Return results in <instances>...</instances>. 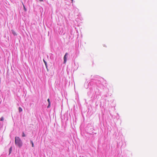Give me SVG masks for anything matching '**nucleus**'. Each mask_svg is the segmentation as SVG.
Masks as SVG:
<instances>
[{
    "mask_svg": "<svg viewBox=\"0 0 157 157\" xmlns=\"http://www.w3.org/2000/svg\"><path fill=\"white\" fill-rule=\"evenodd\" d=\"M15 143L16 145L19 147H21L22 145V142L20 138L18 136L15 137Z\"/></svg>",
    "mask_w": 157,
    "mask_h": 157,
    "instance_id": "obj_1",
    "label": "nucleus"
},
{
    "mask_svg": "<svg viewBox=\"0 0 157 157\" xmlns=\"http://www.w3.org/2000/svg\"><path fill=\"white\" fill-rule=\"evenodd\" d=\"M67 55H68L67 53H66L64 56V57H63V59H64L63 63H66L67 62Z\"/></svg>",
    "mask_w": 157,
    "mask_h": 157,
    "instance_id": "obj_2",
    "label": "nucleus"
},
{
    "mask_svg": "<svg viewBox=\"0 0 157 157\" xmlns=\"http://www.w3.org/2000/svg\"><path fill=\"white\" fill-rule=\"evenodd\" d=\"M18 109H19V112H22V109L21 107H19V108Z\"/></svg>",
    "mask_w": 157,
    "mask_h": 157,
    "instance_id": "obj_3",
    "label": "nucleus"
},
{
    "mask_svg": "<svg viewBox=\"0 0 157 157\" xmlns=\"http://www.w3.org/2000/svg\"><path fill=\"white\" fill-rule=\"evenodd\" d=\"M22 4H23V7H24V10L25 11H26L27 10H26V8L25 7V6H24V5L23 3H22Z\"/></svg>",
    "mask_w": 157,
    "mask_h": 157,
    "instance_id": "obj_4",
    "label": "nucleus"
},
{
    "mask_svg": "<svg viewBox=\"0 0 157 157\" xmlns=\"http://www.w3.org/2000/svg\"><path fill=\"white\" fill-rule=\"evenodd\" d=\"M30 142L32 144V146L33 147H34V144H33V142L32 141H30Z\"/></svg>",
    "mask_w": 157,
    "mask_h": 157,
    "instance_id": "obj_5",
    "label": "nucleus"
},
{
    "mask_svg": "<svg viewBox=\"0 0 157 157\" xmlns=\"http://www.w3.org/2000/svg\"><path fill=\"white\" fill-rule=\"evenodd\" d=\"M4 118L3 117H2L0 119V121H2L4 120Z\"/></svg>",
    "mask_w": 157,
    "mask_h": 157,
    "instance_id": "obj_6",
    "label": "nucleus"
},
{
    "mask_svg": "<svg viewBox=\"0 0 157 157\" xmlns=\"http://www.w3.org/2000/svg\"><path fill=\"white\" fill-rule=\"evenodd\" d=\"M25 133H24V132H22V137H25Z\"/></svg>",
    "mask_w": 157,
    "mask_h": 157,
    "instance_id": "obj_7",
    "label": "nucleus"
},
{
    "mask_svg": "<svg viewBox=\"0 0 157 157\" xmlns=\"http://www.w3.org/2000/svg\"><path fill=\"white\" fill-rule=\"evenodd\" d=\"M51 103L48 104V105L47 106L48 108H49L50 106Z\"/></svg>",
    "mask_w": 157,
    "mask_h": 157,
    "instance_id": "obj_8",
    "label": "nucleus"
},
{
    "mask_svg": "<svg viewBox=\"0 0 157 157\" xmlns=\"http://www.w3.org/2000/svg\"><path fill=\"white\" fill-rule=\"evenodd\" d=\"M47 101L48 102V104L51 103L50 102V101L49 99H48Z\"/></svg>",
    "mask_w": 157,
    "mask_h": 157,
    "instance_id": "obj_9",
    "label": "nucleus"
},
{
    "mask_svg": "<svg viewBox=\"0 0 157 157\" xmlns=\"http://www.w3.org/2000/svg\"><path fill=\"white\" fill-rule=\"evenodd\" d=\"M11 150H12V147H11L10 149V153H11Z\"/></svg>",
    "mask_w": 157,
    "mask_h": 157,
    "instance_id": "obj_10",
    "label": "nucleus"
},
{
    "mask_svg": "<svg viewBox=\"0 0 157 157\" xmlns=\"http://www.w3.org/2000/svg\"><path fill=\"white\" fill-rule=\"evenodd\" d=\"M43 61H44V63L45 65H46V62H45V61L44 60V59H43Z\"/></svg>",
    "mask_w": 157,
    "mask_h": 157,
    "instance_id": "obj_11",
    "label": "nucleus"
},
{
    "mask_svg": "<svg viewBox=\"0 0 157 157\" xmlns=\"http://www.w3.org/2000/svg\"><path fill=\"white\" fill-rule=\"evenodd\" d=\"M40 2H42L43 1V0H39Z\"/></svg>",
    "mask_w": 157,
    "mask_h": 157,
    "instance_id": "obj_12",
    "label": "nucleus"
},
{
    "mask_svg": "<svg viewBox=\"0 0 157 157\" xmlns=\"http://www.w3.org/2000/svg\"><path fill=\"white\" fill-rule=\"evenodd\" d=\"M73 0H71L72 2H73Z\"/></svg>",
    "mask_w": 157,
    "mask_h": 157,
    "instance_id": "obj_13",
    "label": "nucleus"
},
{
    "mask_svg": "<svg viewBox=\"0 0 157 157\" xmlns=\"http://www.w3.org/2000/svg\"><path fill=\"white\" fill-rule=\"evenodd\" d=\"M15 33H13V34H14Z\"/></svg>",
    "mask_w": 157,
    "mask_h": 157,
    "instance_id": "obj_14",
    "label": "nucleus"
},
{
    "mask_svg": "<svg viewBox=\"0 0 157 157\" xmlns=\"http://www.w3.org/2000/svg\"><path fill=\"white\" fill-rule=\"evenodd\" d=\"M15 33H13V34H14Z\"/></svg>",
    "mask_w": 157,
    "mask_h": 157,
    "instance_id": "obj_15",
    "label": "nucleus"
}]
</instances>
